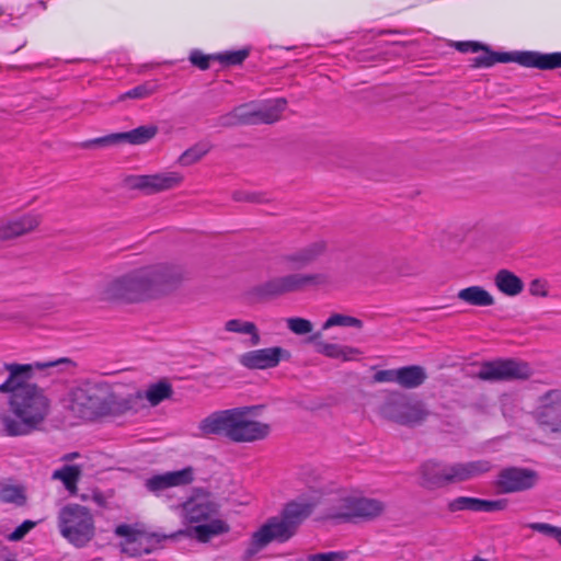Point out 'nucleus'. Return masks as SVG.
<instances>
[{
	"label": "nucleus",
	"instance_id": "obj_28",
	"mask_svg": "<svg viewBox=\"0 0 561 561\" xmlns=\"http://www.w3.org/2000/svg\"><path fill=\"white\" fill-rule=\"evenodd\" d=\"M494 285L506 296L515 297L524 289V282L508 270H500L494 276Z\"/></svg>",
	"mask_w": 561,
	"mask_h": 561
},
{
	"label": "nucleus",
	"instance_id": "obj_9",
	"mask_svg": "<svg viewBox=\"0 0 561 561\" xmlns=\"http://www.w3.org/2000/svg\"><path fill=\"white\" fill-rule=\"evenodd\" d=\"M105 380L90 379L73 387L69 391L70 410L82 419L100 417L105 397Z\"/></svg>",
	"mask_w": 561,
	"mask_h": 561
},
{
	"label": "nucleus",
	"instance_id": "obj_30",
	"mask_svg": "<svg viewBox=\"0 0 561 561\" xmlns=\"http://www.w3.org/2000/svg\"><path fill=\"white\" fill-rule=\"evenodd\" d=\"M253 103L242 104L234 107L230 113L218 118V124L224 127L236 125H255L252 113Z\"/></svg>",
	"mask_w": 561,
	"mask_h": 561
},
{
	"label": "nucleus",
	"instance_id": "obj_10",
	"mask_svg": "<svg viewBox=\"0 0 561 561\" xmlns=\"http://www.w3.org/2000/svg\"><path fill=\"white\" fill-rule=\"evenodd\" d=\"M379 414L401 425H415L424 421L428 413L420 401L393 392L379 407Z\"/></svg>",
	"mask_w": 561,
	"mask_h": 561
},
{
	"label": "nucleus",
	"instance_id": "obj_44",
	"mask_svg": "<svg viewBox=\"0 0 561 561\" xmlns=\"http://www.w3.org/2000/svg\"><path fill=\"white\" fill-rule=\"evenodd\" d=\"M399 368L378 370L374 375L375 382H396L398 383Z\"/></svg>",
	"mask_w": 561,
	"mask_h": 561
},
{
	"label": "nucleus",
	"instance_id": "obj_14",
	"mask_svg": "<svg viewBox=\"0 0 561 561\" xmlns=\"http://www.w3.org/2000/svg\"><path fill=\"white\" fill-rule=\"evenodd\" d=\"M538 479L534 470L512 467L500 472L496 484L502 493L523 492L534 488Z\"/></svg>",
	"mask_w": 561,
	"mask_h": 561
},
{
	"label": "nucleus",
	"instance_id": "obj_36",
	"mask_svg": "<svg viewBox=\"0 0 561 561\" xmlns=\"http://www.w3.org/2000/svg\"><path fill=\"white\" fill-rule=\"evenodd\" d=\"M209 149L210 147L207 144H196L180 156L179 163L184 167L194 164L198 162Z\"/></svg>",
	"mask_w": 561,
	"mask_h": 561
},
{
	"label": "nucleus",
	"instance_id": "obj_45",
	"mask_svg": "<svg viewBox=\"0 0 561 561\" xmlns=\"http://www.w3.org/2000/svg\"><path fill=\"white\" fill-rule=\"evenodd\" d=\"M210 59H216V58H215V56H205L198 51H193L190 57L191 62L202 70H206L209 68Z\"/></svg>",
	"mask_w": 561,
	"mask_h": 561
},
{
	"label": "nucleus",
	"instance_id": "obj_22",
	"mask_svg": "<svg viewBox=\"0 0 561 561\" xmlns=\"http://www.w3.org/2000/svg\"><path fill=\"white\" fill-rule=\"evenodd\" d=\"M419 473L420 484L426 489L434 490L448 484L447 463L427 461L420 467Z\"/></svg>",
	"mask_w": 561,
	"mask_h": 561
},
{
	"label": "nucleus",
	"instance_id": "obj_34",
	"mask_svg": "<svg viewBox=\"0 0 561 561\" xmlns=\"http://www.w3.org/2000/svg\"><path fill=\"white\" fill-rule=\"evenodd\" d=\"M79 476L80 470L77 466H64L61 469L54 471L53 479L60 480L66 489L72 492L76 489Z\"/></svg>",
	"mask_w": 561,
	"mask_h": 561
},
{
	"label": "nucleus",
	"instance_id": "obj_2",
	"mask_svg": "<svg viewBox=\"0 0 561 561\" xmlns=\"http://www.w3.org/2000/svg\"><path fill=\"white\" fill-rule=\"evenodd\" d=\"M190 275L184 266L176 264L135 268L106 279L99 289V298L121 305L146 302L167 295Z\"/></svg>",
	"mask_w": 561,
	"mask_h": 561
},
{
	"label": "nucleus",
	"instance_id": "obj_48",
	"mask_svg": "<svg viewBox=\"0 0 561 561\" xmlns=\"http://www.w3.org/2000/svg\"><path fill=\"white\" fill-rule=\"evenodd\" d=\"M456 48L461 53H477L482 49V45L477 42H458Z\"/></svg>",
	"mask_w": 561,
	"mask_h": 561
},
{
	"label": "nucleus",
	"instance_id": "obj_15",
	"mask_svg": "<svg viewBox=\"0 0 561 561\" xmlns=\"http://www.w3.org/2000/svg\"><path fill=\"white\" fill-rule=\"evenodd\" d=\"M536 419L552 432L561 430V390H550L539 398Z\"/></svg>",
	"mask_w": 561,
	"mask_h": 561
},
{
	"label": "nucleus",
	"instance_id": "obj_20",
	"mask_svg": "<svg viewBox=\"0 0 561 561\" xmlns=\"http://www.w3.org/2000/svg\"><path fill=\"white\" fill-rule=\"evenodd\" d=\"M115 533L118 536L127 538L123 550L131 557L141 556L142 553H150L154 543H157V540L153 536H148L144 533L135 531L128 525H119Z\"/></svg>",
	"mask_w": 561,
	"mask_h": 561
},
{
	"label": "nucleus",
	"instance_id": "obj_39",
	"mask_svg": "<svg viewBox=\"0 0 561 561\" xmlns=\"http://www.w3.org/2000/svg\"><path fill=\"white\" fill-rule=\"evenodd\" d=\"M287 328L297 335H305L312 331L313 324L304 318H288L286 320Z\"/></svg>",
	"mask_w": 561,
	"mask_h": 561
},
{
	"label": "nucleus",
	"instance_id": "obj_8",
	"mask_svg": "<svg viewBox=\"0 0 561 561\" xmlns=\"http://www.w3.org/2000/svg\"><path fill=\"white\" fill-rule=\"evenodd\" d=\"M58 528L61 536L76 547H84L95 535L92 513L79 504H68L59 511Z\"/></svg>",
	"mask_w": 561,
	"mask_h": 561
},
{
	"label": "nucleus",
	"instance_id": "obj_26",
	"mask_svg": "<svg viewBox=\"0 0 561 561\" xmlns=\"http://www.w3.org/2000/svg\"><path fill=\"white\" fill-rule=\"evenodd\" d=\"M183 182V175L179 172H164L147 175V194L172 190Z\"/></svg>",
	"mask_w": 561,
	"mask_h": 561
},
{
	"label": "nucleus",
	"instance_id": "obj_38",
	"mask_svg": "<svg viewBox=\"0 0 561 561\" xmlns=\"http://www.w3.org/2000/svg\"><path fill=\"white\" fill-rule=\"evenodd\" d=\"M23 491L19 486L4 485L0 490V501L22 505L24 503Z\"/></svg>",
	"mask_w": 561,
	"mask_h": 561
},
{
	"label": "nucleus",
	"instance_id": "obj_42",
	"mask_svg": "<svg viewBox=\"0 0 561 561\" xmlns=\"http://www.w3.org/2000/svg\"><path fill=\"white\" fill-rule=\"evenodd\" d=\"M123 183L125 187L130 190H140L147 193V175H127Z\"/></svg>",
	"mask_w": 561,
	"mask_h": 561
},
{
	"label": "nucleus",
	"instance_id": "obj_1",
	"mask_svg": "<svg viewBox=\"0 0 561 561\" xmlns=\"http://www.w3.org/2000/svg\"><path fill=\"white\" fill-rule=\"evenodd\" d=\"M70 360L61 358L54 362L27 365L5 364L9 378L0 386V392L11 393L9 412L1 417L3 431L10 436L27 435L37 430L50 413L51 400L45 389L30 382L33 370H43L69 365Z\"/></svg>",
	"mask_w": 561,
	"mask_h": 561
},
{
	"label": "nucleus",
	"instance_id": "obj_27",
	"mask_svg": "<svg viewBox=\"0 0 561 561\" xmlns=\"http://www.w3.org/2000/svg\"><path fill=\"white\" fill-rule=\"evenodd\" d=\"M316 350L327 357L342 359L343 362L355 360L362 354L360 350L356 347L322 341L316 342Z\"/></svg>",
	"mask_w": 561,
	"mask_h": 561
},
{
	"label": "nucleus",
	"instance_id": "obj_11",
	"mask_svg": "<svg viewBox=\"0 0 561 561\" xmlns=\"http://www.w3.org/2000/svg\"><path fill=\"white\" fill-rule=\"evenodd\" d=\"M483 54L472 59L473 67H490L495 62L517 61L526 67H536L539 69H554L561 67V53L539 54V53H519L515 58L510 54H495L489 51L482 46Z\"/></svg>",
	"mask_w": 561,
	"mask_h": 561
},
{
	"label": "nucleus",
	"instance_id": "obj_4",
	"mask_svg": "<svg viewBox=\"0 0 561 561\" xmlns=\"http://www.w3.org/2000/svg\"><path fill=\"white\" fill-rule=\"evenodd\" d=\"M313 504L291 502L286 505L279 515L268 518L254 531L243 552V559L252 560L271 542H285L297 531L299 525L311 513Z\"/></svg>",
	"mask_w": 561,
	"mask_h": 561
},
{
	"label": "nucleus",
	"instance_id": "obj_43",
	"mask_svg": "<svg viewBox=\"0 0 561 561\" xmlns=\"http://www.w3.org/2000/svg\"><path fill=\"white\" fill-rule=\"evenodd\" d=\"M36 526L35 522L25 520L13 533L8 536L10 541H20Z\"/></svg>",
	"mask_w": 561,
	"mask_h": 561
},
{
	"label": "nucleus",
	"instance_id": "obj_46",
	"mask_svg": "<svg viewBox=\"0 0 561 561\" xmlns=\"http://www.w3.org/2000/svg\"><path fill=\"white\" fill-rule=\"evenodd\" d=\"M345 554L342 552L317 553L309 557V561H344Z\"/></svg>",
	"mask_w": 561,
	"mask_h": 561
},
{
	"label": "nucleus",
	"instance_id": "obj_31",
	"mask_svg": "<svg viewBox=\"0 0 561 561\" xmlns=\"http://www.w3.org/2000/svg\"><path fill=\"white\" fill-rule=\"evenodd\" d=\"M457 298L476 307H490L495 304L494 297L481 286L463 288L458 291Z\"/></svg>",
	"mask_w": 561,
	"mask_h": 561
},
{
	"label": "nucleus",
	"instance_id": "obj_23",
	"mask_svg": "<svg viewBox=\"0 0 561 561\" xmlns=\"http://www.w3.org/2000/svg\"><path fill=\"white\" fill-rule=\"evenodd\" d=\"M447 508L451 513L459 511L493 512L503 510L504 502L486 501L469 496H459L448 502Z\"/></svg>",
	"mask_w": 561,
	"mask_h": 561
},
{
	"label": "nucleus",
	"instance_id": "obj_21",
	"mask_svg": "<svg viewBox=\"0 0 561 561\" xmlns=\"http://www.w3.org/2000/svg\"><path fill=\"white\" fill-rule=\"evenodd\" d=\"M490 469L491 465L486 460L448 465V484L474 479L488 472Z\"/></svg>",
	"mask_w": 561,
	"mask_h": 561
},
{
	"label": "nucleus",
	"instance_id": "obj_35",
	"mask_svg": "<svg viewBox=\"0 0 561 561\" xmlns=\"http://www.w3.org/2000/svg\"><path fill=\"white\" fill-rule=\"evenodd\" d=\"M159 90V85L154 81H147L140 85L135 87L126 93L118 96V101H125L127 99H146Z\"/></svg>",
	"mask_w": 561,
	"mask_h": 561
},
{
	"label": "nucleus",
	"instance_id": "obj_12",
	"mask_svg": "<svg viewBox=\"0 0 561 561\" xmlns=\"http://www.w3.org/2000/svg\"><path fill=\"white\" fill-rule=\"evenodd\" d=\"M104 392L100 417L121 416L128 412H137L144 405L142 391L127 392L124 386L106 381Z\"/></svg>",
	"mask_w": 561,
	"mask_h": 561
},
{
	"label": "nucleus",
	"instance_id": "obj_33",
	"mask_svg": "<svg viewBox=\"0 0 561 561\" xmlns=\"http://www.w3.org/2000/svg\"><path fill=\"white\" fill-rule=\"evenodd\" d=\"M172 394V387L167 381H159L158 383L150 385L148 389L142 392L144 399H147L151 407L158 405L164 399L170 398Z\"/></svg>",
	"mask_w": 561,
	"mask_h": 561
},
{
	"label": "nucleus",
	"instance_id": "obj_41",
	"mask_svg": "<svg viewBox=\"0 0 561 561\" xmlns=\"http://www.w3.org/2000/svg\"><path fill=\"white\" fill-rule=\"evenodd\" d=\"M249 55L247 49H241L237 51H228L224 54L216 55L215 58L219 60L221 64L226 65H239L241 64Z\"/></svg>",
	"mask_w": 561,
	"mask_h": 561
},
{
	"label": "nucleus",
	"instance_id": "obj_19",
	"mask_svg": "<svg viewBox=\"0 0 561 561\" xmlns=\"http://www.w3.org/2000/svg\"><path fill=\"white\" fill-rule=\"evenodd\" d=\"M327 250L322 240L312 242L301 249L288 252L280 256V263L288 270L299 271L320 257Z\"/></svg>",
	"mask_w": 561,
	"mask_h": 561
},
{
	"label": "nucleus",
	"instance_id": "obj_13",
	"mask_svg": "<svg viewBox=\"0 0 561 561\" xmlns=\"http://www.w3.org/2000/svg\"><path fill=\"white\" fill-rule=\"evenodd\" d=\"M476 376L485 381L525 380L533 376L530 366L516 359H499L482 363Z\"/></svg>",
	"mask_w": 561,
	"mask_h": 561
},
{
	"label": "nucleus",
	"instance_id": "obj_17",
	"mask_svg": "<svg viewBox=\"0 0 561 561\" xmlns=\"http://www.w3.org/2000/svg\"><path fill=\"white\" fill-rule=\"evenodd\" d=\"M288 357V351L274 346L247 352L239 357V362L249 369H268L276 367L280 359Z\"/></svg>",
	"mask_w": 561,
	"mask_h": 561
},
{
	"label": "nucleus",
	"instance_id": "obj_29",
	"mask_svg": "<svg viewBox=\"0 0 561 561\" xmlns=\"http://www.w3.org/2000/svg\"><path fill=\"white\" fill-rule=\"evenodd\" d=\"M224 330L229 333L249 336L248 344L255 346L261 342L259 329L254 322L245 321L239 318L227 320Z\"/></svg>",
	"mask_w": 561,
	"mask_h": 561
},
{
	"label": "nucleus",
	"instance_id": "obj_3",
	"mask_svg": "<svg viewBox=\"0 0 561 561\" xmlns=\"http://www.w3.org/2000/svg\"><path fill=\"white\" fill-rule=\"evenodd\" d=\"M255 408H234L211 413L199 423L203 435H221L233 442H254L270 433L267 424L254 421L250 413Z\"/></svg>",
	"mask_w": 561,
	"mask_h": 561
},
{
	"label": "nucleus",
	"instance_id": "obj_32",
	"mask_svg": "<svg viewBox=\"0 0 561 561\" xmlns=\"http://www.w3.org/2000/svg\"><path fill=\"white\" fill-rule=\"evenodd\" d=\"M426 379L427 373L422 366L411 365L399 368L398 385L402 388H417L423 385Z\"/></svg>",
	"mask_w": 561,
	"mask_h": 561
},
{
	"label": "nucleus",
	"instance_id": "obj_50",
	"mask_svg": "<svg viewBox=\"0 0 561 561\" xmlns=\"http://www.w3.org/2000/svg\"><path fill=\"white\" fill-rule=\"evenodd\" d=\"M233 198L238 202H257V197L255 194L247 192H236L233 194Z\"/></svg>",
	"mask_w": 561,
	"mask_h": 561
},
{
	"label": "nucleus",
	"instance_id": "obj_49",
	"mask_svg": "<svg viewBox=\"0 0 561 561\" xmlns=\"http://www.w3.org/2000/svg\"><path fill=\"white\" fill-rule=\"evenodd\" d=\"M514 399L510 396H503L501 399L502 412L505 417L513 416Z\"/></svg>",
	"mask_w": 561,
	"mask_h": 561
},
{
	"label": "nucleus",
	"instance_id": "obj_37",
	"mask_svg": "<svg viewBox=\"0 0 561 561\" xmlns=\"http://www.w3.org/2000/svg\"><path fill=\"white\" fill-rule=\"evenodd\" d=\"M332 327H353L360 329L363 327V321L351 316L342 314V313H333L330 316L325 322L322 324V330H329Z\"/></svg>",
	"mask_w": 561,
	"mask_h": 561
},
{
	"label": "nucleus",
	"instance_id": "obj_24",
	"mask_svg": "<svg viewBox=\"0 0 561 561\" xmlns=\"http://www.w3.org/2000/svg\"><path fill=\"white\" fill-rule=\"evenodd\" d=\"M287 102L285 99H275L262 104H254L252 107L253 121L257 124H273L277 122L285 111Z\"/></svg>",
	"mask_w": 561,
	"mask_h": 561
},
{
	"label": "nucleus",
	"instance_id": "obj_16",
	"mask_svg": "<svg viewBox=\"0 0 561 561\" xmlns=\"http://www.w3.org/2000/svg\"><path fill=\"white\" fill-rule=\"evenodd\" d=\"M194 480V472L191 467L178 471H168L161 474H154L145 480L146 489L159 496L174 486H184Z\"/></svg>",
	"mask_w": 561,
	"mask_h": 561
},
{
	"label": "nucleus",
	"instance_id": "obj_40",
	"mask_svg": "<svg viewBox=\"0 0 561 561\" xmlns=\"http://www.w3.org/2000/svg\"><path fill=\"white\" fill-rule=\"evenodd\" d=\"M535 531L542 534L546 537L553 538L561 545V528L557 526H552L546 523H533L529 525Z\"/></svg>",
	"mask_w": 561,
	"mask_h": 561
},
{
	"label": "nucleus",
	"instance_id": "obj_18",
	"mask_svg": "<svg viewBox=\"0 0 561 561\" xmlns=\"http://www.w3.org/2000/svg\"><path fill=\"white\" fill-rule=\"evenodd\" d=\"M42 222V216L27 213L12 219L0 221V241H8L34 231Z\"/></svg>",
	"mask_w": 561,
	"mask_h": 561
},
{
	"label": "nucleus",
	"instance_id": "obj_6",
	"mask_svg": "<svg viewBox=\"0 0 561 561\" xmlns=\"http://www.w3.org/2000/svg\"><path fill=\"white\" fill-rule=\"evenodd\" d=\"M331 284L332 277L328 273H289L256 285L251 293L260 299H271L302 291L308 287H325Z\"/></svg>",
	"mask_w": 561,
	"mask_h": 561
},
{
	"label": "nucleus",
	"instance_id": "obj_47",
	"mask_svg": "<svg viewBox=\"0 0 561 561\" xmlns=\"http://www.w3.org/2000/svg\"><path fill=\"white\" fill-rule=\"evenodd\" d=\"M529 293L533 296L546 297L548 295L547 284L540 279H534L529 284Z\"/></svg>",
	"mask_w": 561,
	"mask_h": 561
},
{
	"label": "nucleus",
	"instance_id": "obj_25",
	"mask_svg": "<svg viewBox=\"0 0 561 561\" xmlns=\"http://www.w3.org/2000/svg\"><path fill=\"white\" fill-rule=\"evenodd\" d=\"M158 133L157 126H140L130 131L113 134L105 138H99L95 142H110L124 140L134 145H141L152 139Z\"/></svg>",
	"mask_w": 561,
	"mask_h": 561
},
{
	"label": "nucleus",
	"instance_id": "obj_5",
	"mask_svg": "<svg viewBox=\"0 0 561 561\" xmlns=\"http://www.w3.org/2000/svg\"><path fill=\"white\" fill-rule=\"evenodd\" d=\"M175 510L183 524L187 526L178 535H187L202 542H207L213 537L229 531L228 524L220 518L218 505L206 493L191 496Z\"/></svg>",
	"mask_w": 561,
	"mask_h": 561
},
{
	"label": "nucleus",
	"instance_id": "obj_51",
	"mask_svg": "<svg viewBox=\"0 0 561 561\" xmlns=\"http://www.w3.org/2000/svg\"><path fill=\"white\" fill-rule=\"evenodd\" d=\"M320 336V333H317L310 337L311 341H317Z\"/></svg>",
	"mask_w": 561,
	"mask_h": 561
},
{
	"label": "nucleus",
	"instance_id": "obj_7",
	"mask_svg": "<svg viewBox=\"0 0 561 561\" xmlns=\"http://www.w3.org/2000/svg\"><path fill=\"white\" fill-rule=\"evenodd\" d=\"M386 511V504L374 497H367L357 491H345L333 500L328 517L333 519L374 520Z\"/></svg>",
	"mask_w": 561,
	"mask_h": 561
}]
</instances>
